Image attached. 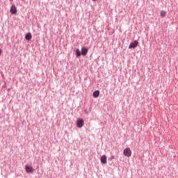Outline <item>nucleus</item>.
Segmentation results:
<instances>
[{
	"instance_id": "f257e3e1",
	"label": "nucleus",
	"mask_w": 178,
	"mask_h": 178,
	"mask_svg": "<svg viewBox=\"0 0 178 178\" xmlns=\"http://www.w3.org/2000/svg\"><path fill=\"white\" fill-rule=\"evenodd\" d=\"M84 126V120L83 118H78L76 120V127L81 129Z\"/></svg>"
},
{
	"instance_id": "f03ea898",
	"label": "nucleus",
	"mask_w": 178,
	"mask_h": 178,
	"mask_svg": "<svg viewBox=\"0 0 178 178\" xmlns=\"http://www.w3.org/2000/svg\"><path fill=\"white\" fill-rule=\"evenodd\" d=\"M137 47H138V41L134 40L130 43L129 49H135V48H137Z\"/></svg>"
},
{
	"instance_id": "7ed1b4c3",
	"label": "nucleus",
	"mask_w": 178,
	"mask_h": 178,
	"mask_svg": "<svg viewBox=\"0 0 178 178\" xmlns=\"http://www.w3.org/2000/svg\"><path fill=\"white\" fill-rule=\"evenodd\" d=\"M123 154L124 156H127L128 158H130L131 156V150L129 147H127L124 149Z\"/></svg>"
},
{
	"instance_id": "20e7f679",
	"label": "nucleus",
	"mask_w": 178,
	"mask_h": 178,
	"mask_svg": "<svg viewBox=\"0 0 178 178\" xmlns=\"http://www.w3.org/2000/svg\"><path fill=\"white\" fill-rule=\"evenodd\" d=\"M25 170L26 173H33V172H34V170H35L33 167H31V165H29V164H26L25 165Z\"/></svg>"
},
{
	"instance_id": "39448f33",
	"label": "nucleus",
	"mask_w": 178,
	"mask_h": 178,
	"mask_svg": "<svg viewBox=\"0 0 178 178\" xmlns=\"http://www.w3.org/2000/svg\"><path fill=\"white\" fill-rule=\"evenodd\" d=\"M10 12L11 15H16L17 13V8H16V6L13 4L10 7Z\"/></svg>"
},
{
	"instance_id": "423d86ee",
	"label": "nucleus",
	"mask_w": 178,
	"mask_h": 178,
	"mask_svg": "<svg viewBox=\"0 0 178 178\" xmlns=\"http://www.w3.org/2000/svg\"><path fill=\"white\" fill-rule=\"evenodd\" d=\"M100 161H101V163H102L103 165H106V163H107L106 155L105 154L102 155L100 158Z\"/></svg>"
},
{
	"instance_id": "0eeeda50",
	"label": "nucleus",
	"mask_w": 178,
	"mask_h": 178,
	"mask_svg": "<svg viewBox=\"0 0 178 178\" xmlns=\"http://www.w3.org/2000/svg\"><path fill=\"white\" fill-rule=\"evenodd\" d=\"M81 52L82 54V56H86L87 54H88V49H87L86 47H83L81 48Z\"/></svg>"
},
{
	"instance_id": "6e6552de",
	"label": "nucleus",
	"mask_w": 178,
	"mask_h": 178,
	"mask_svg": "<svg viewBox=\"0 0 178 178\" xmlns=\"http://www.w3.org/2000/svg\"><path fill=\"white\" fill-rule=\"evenodd\" d=\"M31 38H33L31 33L29 32L25 35V40H26V41H31Z\"/></svg>"
},
{
	"instance_id": "1a4fd4ad",
	"label": "nucleus",
	"mask_w": 178,
	"mask_h": 178,
	"mask_svg": "<svg viewBox=\"0 0 178 178\" xmlns=\"http://www.w3.org/2000/svg\"><path fill=\"white\" fill-rule=\"evenodd\" d=\"M75 55H76V58H80V56H81V55H82L81 51H80L79 49H76Z\"/></svg>"
},
{
	"instance_id": "9d476101",
	"label": "nucleus",
	"mask_w": 178,
	"mask_h": 178,
	"mask_svg": "<svg viewBox=\"0 0 178 178\" xmlns=\"http://www.w3.org/2000/svg\"><path fill=\"white\" fill-rule=\"evenodd\" d=\"M92 97L94 98H98L99 97V90H95L92 93Z\"/></svg>"
},
{
	"instance_id": "9b49d317",
	"label": "nucleus",
	"mask_w": 178,
	"mask_h": 178,
	"mask_svg": "<svg viewBox=\"0 0 178 178\" xmlns=\"http://www.w3.org/2000/svg\"><path fill=\"white\" fill-rule=\"evenodd\" d=\"M160 15H161V17H165V16H166V12L164 10H161L160 13Z\"/></svg>"
},
{
	"instance_id": "f8f14e48",
	"label": "nucleus",
	"mask_w": 178,
	"mask_h": 178,
	"mask_svg": "<svg viewBox=\"0 0 178 178\" xmlns=\"http://www.w3.org/2000/svg\"><path fill=\"white\" fill-rule=\"evenodd\" d=\"M115 159V156H112L111 158L108 159V161H113Z\"/></svg>"
},
{
	"instance_id": "ddd939ff",
	"label": "nucleus",
	"mask_w": 178,
	"mask_h": 178,
	"mask_svg": "<svg viewBox=\"0 0 178 178\" xmlns=\"http://www.w3.org/2000/svg\"><path fill=\"white\" fill-rule=\"evenodd\" d=\"M2 54V50L0 49V55Z\"/></svg>"
},
{
	"instance_id": "4468645a",
	"label": "nucleus",
	"mask_w": 178,
	"mask_h": 178,
	"mask_svg": "<svg viewBox=\"0 0 178 178\" xmlns=\"http://www.w3.org/2000/svg\"><path fill=\"white\" fill-rule=\"evenodd\" d=\"M93 2H95V1H97V0H92Z\"/></svg>"
},
{
	"instance_id": "2eb2a0df",
	"label": "nucleus",
	"mask_w": 178,
	"mask_h": 178,
	"mask_svg": "<svg viewBox=\"0 0 178 178\" xmlns=\"http://www.w3.org/2000/svg\"><path fill=\"white\" fill-rule=\"evenodd\" d=\"M10 1H13V0H10Z\"/></svg>"
}]
</instances>
